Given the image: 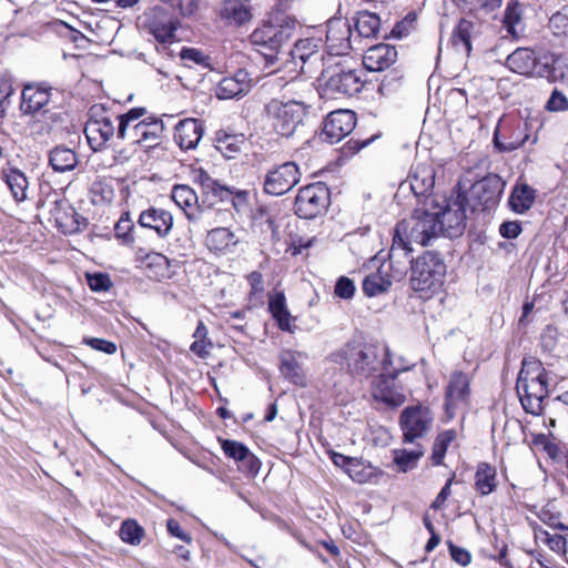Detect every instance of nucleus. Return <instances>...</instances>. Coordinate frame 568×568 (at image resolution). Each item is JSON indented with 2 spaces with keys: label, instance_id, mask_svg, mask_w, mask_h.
<instances>
[{
  "label": "nucleus",
  "instance_id": "22",
  "mask_svg": "<svg viewBox=\"0 0 568 568\" xmlns=\"http://www.w3.org/2000/svg\"><path fill=\"white\" fill-rule=\"evenodd\" d=\"M163 130L161 120L148 118L132 125L129 138L143 148H153L160 143Z\"/></svg>",
  "mask_w": 568,
  "mask_h": 568
},
{
  "label": "nucleus",
  "instance_id": "36",
  "mask_svg": "<svg viewBox=\"0 0 568 568\" xmlns=\"http://www.w3.org/2000/svg\"><path fill=\"white\" fill-rule=\"evenodd\" d=\"M480 203L491 206L497 203L501 193L500 182L496 176H489L477 182L473 187Z\"/></svg>",
  "mask_w": 568,
  "mask_h": 568
},
{
  "label": "nucleus",
  "instance_id": "15",
  "mask_svg": "<svg viewBox=\"0 0 568 568\" xmlns=\"http://www.w3.org/2000/svg\"><path fill=\"white\" fill-rule=\"evenodd\" d=\"M506 65L521 75L547 77L550 73L549 63L540 61L529 48H517L507 57Z\"/></svg>",
  "mask_w": 568,
  "mask_h": 568
},
{
  "label": "nucleus",
  "instance_id": "50",
  "mask_svg": "<svg viewBox=\"0 0 568 568\" xmlns=\"http://www.w3.org/2000/svg\"><path fill=\"white\" fill-rule=\"evenodd\" d=\"M537 537L545 542L552 551L558 554L566 552V539L558 534H550L548 531H539Z\"/></svg>",
  "mask_w": 568,
  "mask_h": 568
},
{
  "label": "nucleus",
  "instance_id": "64",
  "mask_svg": "<svg viewBox=\"0 0 568 568\" xmlns=\"http://www.w3.org/2000/svg\"><path fill=\"white\" fill-rule=\"evenodd\" d=\"M247 281L251 285L252 293H262L264 291L263 276L258 272H252L247 276Z\"/></svg>",
  "mask_w": 568,
  "mask_h": 568
},
{
  "label": "nucleus",
  "instance_id": "4",
  "mask_svg": "<svg viewBox=\"0 0 568 568\" xmlns=\"http://www.w3.org/2000/svg\"><path fill=\"white\" fill-rule=\"evenodd\" d=\"M294 31V21L276 17L258 26L248 39L252 45L265 54L266 62L273 64L281 48L292 39Z\"/></svg>",
  "mask_w": 568,
  "mask_h": 568
},
{
  "label": "nucleus",
  "instance_id": "6",
  "mask_svg": "<svg viewBox=\"0 0 568 568\" xmlns=\"http://www.w3.org/2000/svg\"><path fill=\"white\" fill-rule=\"evenodd\" d=\"M318 80L323 94L331 99L352 97L363 88L357 71L347 69L338 62L328 63L320 73Z\"/></svg>",
  "mask_w": 568,
  "mask_h": 568
},
{
  "label": "nucleus",
  "instance_id": "57",
  "mask_svg": "<svg viewBox=\"0 0 568 568\" xmlns=\"http://www.w3.org/2000/svg\"><path fill=\"white\" fill-rule=\"evenodd\" d=\"M171 9H178L182 16H191L197 9L196 0H171Z\"/></svg>",
  "mask_w": 568,
  "mask_h": 568
},
{
  "label": "nucleus",
  "instance_id": "59",
  "mask_svg": "<svg viewBox=\"0 0 568 568\" xmlns=\"http://www.w3.org/2000/svg\"><path fill=\"white\" fill-rule=\"evenodd\" d=\"M166 528H168V531H169L172 536H174V537H176V538H179V539H181V540H183V541H185V542H187V544H191V542H192V537H191V535H190V534H187V532H185V531L181 528L180 524H179L176 520H174V519H169V520H168V523H166Z\"/></svg>",
  "mask_w": 568,
  "mask_h": 568
},
{
  "label": "nucleus",
  "instance_id": "47",
  "mask_svg": "<svg viewBox=\"0 0 568 568\" xmlns=\"http://www.w3.org/2000/svg\"><path fill=\"white\" fill-rule=\"evenodd\" d=\"M456 434L454 430L440 433L434 443L432 459L435 465H440L445 457L448 446L454 442Z\"/></svg>",
  "mask_w": 568,
  "mask_h": 568
},
{
  "label": "nucleus",
  "instance_id": "48",
  "mask_svg": "<svg viewBox=\"0 0 568 568\" xmlns=\"http://www.w3.org/2000/svg\"><path fill=\"white\" fill-rule=\"evenodd\" d=\"M222 449L227 457L233 458L237 462H244L248 459V462L252 463L254 459V456L251 455L248 448L236 440H223Z\"/></svg>",
  "mask_w": 568,
  "mask_h": 568
},
{
  "label": "nucleus",
  "instance_id": "34",
  "mask_svg": "<svg viewBox=\"0 0 568 568\" xmlns=\"http://www.w3.org/2000/svg\"><path fill=\"white\" fill-rule=\"evenodd\" d=\"M78 162L77 153L65 145H58L49 152V164L55 172L64 173L72 171L78 165Z\"/></svg>",
  "mask_w": 568,
  "mask_h": 568
},
{
  "label": "nucleus",
  "instance_id": "1",
  "mask_svg": "<svg viewBox=\"0 0 568 568\" xmlns=\"http://www.w3.org/2000/svg\"><path fill=\"white\" fill-rule=\"evenodd\" d=\"M335 361L346 365L348 372L358 377H369L379 373L374 385V397L390 406H399L405 396L393 388V382L406 367H395L389 349L383 345L367 343H348L336 355Z\"/></svg>",
  "mask_w": 568,
  "mask_h": 568
},
{
  "label": "nucleus",
  "instance_id": "46",
  "mask_svg": "<svg viewBox=\"0 0 568 568\" xmlns=\"http://www.w3.org/2000/svg\"><path fill=\"white\" fill-rule=\"evenodd\" d=\"M423 455L424 450L419 447V445H417V448L413 450H396L394 462L402 471L406 473L417 465L418 459Z\"/></svg>",
  "mask_w": 568,
  "mask_h": 568
},
{
  "label": "nucleus",
  "instance_id": "27",
  "mask_svg": "<svg viewBox=\"0 0 568 568\" xmlns=\"http://www.w3.org/2000/svg\"><path fill=\"white\" fill-rule=\"evenodd\" d=\"M138 223L155 231L159 237H166L173 227V216L163 209L150 207L141 212Z\"/></svg>",
  "mask_w": 568,
  "mask_h": 568
},
{
  "label": "nucleus",
  "instance_id": "30",
  "mask_svg": "<svg viewBox=\"0 0 568 568\" xmlns=\"http://www.w3.org/2000/svg\"><path fill=\"white\" fill-rule=\"evenodd\" d=\"M174 203L183 210L190 221L199 217V197L195 191L186 184H176L171 191Z\"/></svg>",
  "mask_w": 568,
  "mask_h": 568
},
{
  "label": "nucleus",
  "instance_id": "45",
  "mask_svg": "<svg viewBox=\"0 0 568 568\" xmlns=\"http://www.w3.org/2000/svg\"><path fill=\"white\" fill-rule=\"evenodd\" d=\"M133 229V221L130 219L129 213H124L114 225V237L122 245H131L134 242Z\"/></svg>",
  "mask_w": 568,
  "mask_h": 568
},
{
  "label": "nucleus",
  "instance_id": "42",
  "mask_svg": "<svg viewBox=\"0 0 568 568\" xmlns=\"http://www.w3.org/2000/svg\"><path fill=\"white\" fill-rule=\"evenodd\" d=\"M381 27L379 18L371 12H361L356 19L355 28L359 37L372 38L375 37Z\"/></svg>",
  "mask_w": 568,
  "mask_h": 568
},
{
  "label": "nucleus",
  "instance_id": "13",
  "mask_svg": "<svg viewBox=\"0 0 568 568\" xmlns=\"http://www.w3.org/2000/svg\"><path fill=\"white\" fill-rule=\"evenodd\" d=\"M84 134L93 151L89 162L94 165L99 161V153L103 152L106 144V108L104 104H94L90 108Z\"/></svg>",
  "mask_w": 568,
  "mask_h": 568
},
{
  "label": "nucleus",
  "instance_id": "40",
  "mask_svg": "<svg viewBox=\"0 0 568 568\" xmlns=\"http://www.w3.org/2000/svg\"><path fill=\"white\" fill-rule=\"evenodd\" d=\"M535 201V191L528 185H520L514 189L509 204L516 213H524L531 207Z\"/></svg>",
  "mask_w": 568,
  "mask_h": 568
},
{
  "label": "nucleus",
  "instance_id": "18",
  "mask_svg": "<svg viewBox=\"0 0 568 568\" xmlns=\"http://www.w3.org/2000/svg\"><path fill=\"white\" fill-rule=\"evenodd\" d=\"M52 88L45 82L28 83L21 92L20 111L24 115H44L50 102Z\"/></svg>",
  "mask_w": 568,
  "mask_h": 568
},
{
  "label": "nucleus",
  "instance_id": "33",
  "mask_svg": "<svg viewBox=\"0 0 568 568\" xmlns=\"http://www.w3.org/2000/svg\"><path fill=\"white\" fill-rule=\"evenodd\" d=\"M268 310L282 331L293 332L292 322H294V318L287 308L286 298L283 292H276L270 296Z\"/></svg>",
  "mask_w": 568,
  "mask_h": 568
},
{
  "label": "nucleus",
  "instance_id": "17",
  "mask_svg": "<svg viewBox=\"0 0 568 568\" xmlns=\"http://www.w3.org/2000/svg\"><path fill=\"white\" fill-rule=\"evenodd\" d=\"M470 397V378L467 374L455 371L449 375L445 392V408L452 418L456 410L467 406Z\"/></svg>",
  "mask_w": 568,
  "mask_h": 568
},
{
  "label": "nucleus",
  "instance_id": "39",
  "mask_svg": "<svg viewBox=\"0 0 568 568\" xmlns=\"http://www.w3.org/2000/svg\"><path fill=\"white\" fill-rule=\"evenodd\" d=\"M496 485V469L487 463H480L475 474L476 489L486 496L495 490Z\"/></svg>",
  "mask_w": 568,
  "mask_h": 568
},
{
  "label": "nucleus",
  "instance_id": "63",
  "mask_svg": "<svg viewBox=\"0 0 568 568\" xmlns=\"http://www.w3.org/2000/svg\"><path fill=\"white\" fill-rule=\"evenodd\" d=\"M211 343H206L205 339H196L191 345V351L201 358H205L210 354Z\"/></svg>",
  "mask_w": 568,
  "mask_h": 568
},
{
  "label": "nucleus",
  "instance_id": "26",
  "mask_svg": "<svg viewBox=\"0 0 568 568\" xmlns=\"http://www.w3.org/2000/svg\"><path fill=\"white\" fill-rule=\"evenodd\" d=\"M405 183L416 197L427 196L435 186V170L430 164L418 163L412 168Z\"/></svg>",
  "mask_w": 568,
  "mask_h": 568
},
{
  "label": "nucleus",
  "instance_id": "41",
  "mask_svg": "<svg viewBox=\"0 0 568 568\" xmlns=\"http://www.w3.org/2000/svg\"><path fill=\"white\" fill-rule=\"evenodd\" d=\"M243 135L223 134L216 139V150L226 159H234L242 150Z\"/></svg>",
  "mask_w": 568,
  "mask_h": 568
},
{
  "label": "nucleus",
  "instance_id": "10",
  "mask_svg": "<svg viewBox=\"0 0 568 568\" xmlns=\"http://www.w3.org/2000/svg\"><path fill=\"white\" fill-rule=\"evenodd\" d=\"M195 181L200 184L202 193L211 197L213 202H231L237 213L247 209L248 191L223 185L203 170L196 173Z\"/></svg>",
  "mask_w": 568,
  "mask_h": 568
},
{
  "label": "nucleus",
  "instance_id": "11",
  "mask_svg": "<svg viewBox=\"0 0 568 568\" xmlns=\"http://www.w3.org/2000/svg\"><path fill=\"white\" fill-rule=\"evenodd\" d=\"M329 204V190L322 183H313L300 189L294 203L296 215L311 220L322 214Z\"/></svg>",
  "mask_w": 568,
  "mask_h": 568
},
{
  "label": "nucleus",
  "instance_id": "19",
  "mask_svg": "<svg viewBox=\"0 0 568 568\" xmlns=\"http://www.w3.org/2000/svg\"><path fill=\"white\" fill-rule=\"evenodd\" d=\"M356 125V114L351 110H336L325 119L322 134L331 143H337L347 136Z\"/></svg>",
  "mask_w": 568,
  "mask_h": 568
},
{
  "label": "nucleus",
  "instance_id": "31",
  "mask_svg": "<svg viewBox=\"0 0 568 568\" xmlns=\"http://www.w3.org/2000/svg\"><path fill=\"white\" fill-rule=\"evenodd\" d=\"M478 32L477 23L462 19L452 34V44L456 52L468 55L471 51V40Z\"/></svg>",
  "mask_w": 568,
  "mask_h": 568
},
{
  "label": "nucleus",
  "instance_id": "53",
  "mask_svg": "<svg viewBox=\"0 0 568 568\" xmlns=\"http://www.w3.org/2000/svg\"><path fill=\"white\" fill-rule=\"evenodd\" d=\"M546 109L550 112L568 110V99L559 90L555 89L547 101Z\"/></svg>",
  "mask_w": 568,
  "mask_h": 568
},
{
  "label": "nucleus",
  "instance_id": "62",
  "mask_svg": "<svg viewBox=\"0 0 568 568\" xmlns=\"http://www.w3.org/2000/svg\"><path fill=\"white\" fill-rule=\"evenodd\" d=\"M453 479H454V478L452 477V478H449V479L446 481L445 486L442 488V490L439 491V494L437 495V497H436V498H435V500L433 501V504H432V508H434V509H440V508L444 506V504H445L446 499H447V498L450 496V494H452L450 487H452V484H453Z\"/></svg>",
  "mask_w": 568,
  "mask_h": 568
},
{
  "label": "nucleus",
  "instance_id": "52",
  "mask_svg": "<svg viewBox=\"0 0 568 568\" xmlns=\"http://www.w3.org/2000/svg\"><path fill=\"white\" fill-rule=\"evenodd\" d=\"M349 463L351 466L347 467L346 473L354 481L366 483L372 477V470L366 469V467L357 459L355 462Z\"/></svg>",
  "mask_w": 568,
  "mask_h": 568
},
{
  "label": "nucleus",
  "instance_id": "28",
  "mask_svg": "<svg viewBox=\"0 0 568 568\" xmlns=\"http://www.w3.org/2000/svg\"><path fill=\"white\" fill-rule=\"evenodd\" d=\"M203 124L197 119H184L175 125L174 140L183 150L194 149L203 136Z\"/></svg>",
  "mask_w": 568,
  "mask_h": 568
},
{
  "label": "nucleus",
  "instance_id": "35",
  "mask_svg": "<svg viewBox=\"0 0 568 568\" xmlns=\"http://www.w3.org/2000/svg\"><path fill=\"white\" fill-rule=\"evenodd\" d=\"M237 242L235 234L227 227L213 229L205 237L206 247L215 253H225Z\"/></svg>",
  "mask_w": 568,
  "mask_h": 568
},
{
  "label": "nucleus",
  "instance_id": "32",
  "mask_svg": "<svg viewBox=\"0 0 568 568\" xmlns=\"http://www.w3.org/2000/svg\"><path fill=\"white\" fill-rule=\"evenodd\" d=\"M300 356L301 354L292 351H284L281 354L280 369L282 375L291 383L298 386H305L306 377L298 362Z\"/></svg>",
  "mask_w": 568,
  "mask_h": 568
},
{
  "label": "nucleus",
  "instance_id": "49",
  "mask_svg": "<svg viewBox=\"0 0 568 568\" xmlns=\"http://www.w3.org/2000/svg\"><path fill=\"white\" fill-rule=\"evenodd\" d=\"M145 114L144 108H133L124 114H121L119 119L118 126V138L125 139L126 131L129 128L132 129L133 122L138 121Z\"/></svg>",
  "mask_w": 568,
  "mask_h": 568
},
{
  "label": "nucleus",
  "instance_id": "23",
  "mask_svg": "<svg viewBox=\"0 0 568 568\" xmlns=\"http://www.w3.org/2000/svg\"><path fill=\"white\" fill-rule=\"evenodd\" d=\"M50 215L55 226L64 234H74L81 230L80 215L67 201H54Z\"/></svg>",
  "mask_w": 568,
  "mask_h": 568
},
{
  "label": "nucleus",
  "instance_id": "44",
  "mask_svg": "<svg viewBox=\"0 0 568 568\" xmlns=\"http://www.w3.org/2000/svg\"><path fill=\"white\" fill-rule=\"evenodd\" d=\"M144 529L134 520H125L122 523L121 528L119 530V536L122 541L138 546L141 544L144 537Z\"/></svg>",
  "mask_w": 568,
  "mask_h": 568
},
{
  "label": "nucleus",
  "instance_id": "12",
  "mask_svg": "<svg viewBox=\"0 0 568 568\" xmlns=\"http://www.w3.org/2000/svg\"><path fill=\"white\" fill-rule=\"evenodd\" d=\"M429 207L432 213H436L440 234L447 237H456L463 233L466 213L460 202L443 200V204H440L432 200Z\"/></svg>",
  "mask_w": 568,
  "mask_h": 568
},
{
  "label": "nucleus",
  "instance_id": "3",
  "mask_svg": "<svg viewBox=\"0 0 568 568\" xmlns=\"http://www.w3.org/2000/svg\"><path fill=\"white\" fill-rule=\"evenodd\" d=\"M440 235V226L436 213L430 207L415 210L408 217L399 221L394 230L395 243L412 246L418 244L426 246Z\"/></svg>",
  "mask_w": 568,
  "mask_h": 568
},
{
  "label": "nucleus",
  "instance_id": "54",
  "mask_svg": "<svg viewBox=\"0 0 568 568\" xmlns=\"http://www.w3.org/2000/svg\"><path fill=\"white\" fill-rule=\"evenodd\" d=\"M559 333L557 328L547 326L540 337V345L546 352H552L557 345Z\"/></svg>",
  "mask_w": 568,
  "mask_h": 568
},
{
  "label": "nucleus",
  "instance_id": "24",
  "mask_svg": "<svg viewBox=\"0 0 568 568\" xmlns=\"http://www.w3.org/2000/svg\"><path fill=\"white\" fill-rule=\"evenodd\" d=\"M397 60L395 47L386 43H379L368 48L363 57V64L368 71L379 72Z\"/></svg>",
  "mask_w": 568,
  "mask_h": 568
},
{
  "label": "nucleus",
  "instance_id": "16",
  "mask_svg": "<svg viewBox=\"0 0 568 568\" xmlns=\"http://www.w3.org/2000/svg\"><path fill=\"white\" fill-rule=\"evenodd\" d=\"M301 179L298 166L294 162H285L270 170L264 180V190L272 195H283L292 190Z\"/></svg>",
  "mask_w": 568,
  "mask_h": 568
},
{
  "label": "nucleus",
  "instance_id": "43",
  "mask_svg": "<svg viewBox=\"0 0 568 568\" xmlns=\"http://www.w3.org/2000/svg\"><path fill=\"white\" fill-rule=\"evenodd\" d=\"M521 8L517 2L509 3L505 10L503 24L507 32L514 38H518L519 33L523 31L518 29L521 23Z\"/></svg>",
  "mask_w": 568,
  "mask_h": 568
},
{
  "label": "nucleus",
  "instance_id": "37",
  "mask_svg": "<svg viewBox=\"0 0 568 568\" xmlns=\"http://www.w3.org/2000/svg\"><path fill=\"white\" fill-rule=\"evenodd\" d=\"M2 179L17 202H22L27 199L29 182L22 171L17 169L3 170Z\"/></svg>",
  "mask_w": 568,
  "mask_h": 568
},
{
  "label": "nucleus",
  "instance_id": "51",
  "mask_svg": "<svg viewBox=\"0 0 568 568\" xmlns=\"http://www.w3.org/2000/svg\"><path fill=\"white\" fill-rule=\"evenodd\" d=\"M104 175H97L90 189V199L93 205H104L106 183Z\"/></svg>",
  "mask_w": 568,
  "mask_h": 568
},
{
  "label": "nucleus",
  "instance_id": "56",
  "mask_svg": "<svg viewBox=\"0 0 568 568\" xmlns=\"http://www.w3.org/2000/svg\"><path fill=\"white\" fill-rule=\"evenodd\" d=\"M355 286L353 281L341 277L335 285V294L341 298H351L354 295Z\"/></svg>",
  "mask_w": 568,
  "mask_h": 568
},
{
  "label": "nucleus",
  "instance_id": "8",
  "mask_svg": "<svg viewBox=\"0 0 568 568\" xmlns=\"http://www.w3.org/2000/svg\"><path fill=\"white\" fill-rule=\"evenodd\" d=\"M292 71L314 77L326 67L325 53L320 39L306 38L295 42L288 52Z\"/></svg>",
  "mask_w": 568,
  "mask_h": 568
},
{
  "label": "nucleus",
  "instance_id": "60",
  "mask_svg": "<svg viewBox=\"0 0 568 568\" xmlns=\"http://www.w3.org/2000/svg\"><path fill=\"white\" fill-rule=\"evenodd\" d=\"M499 232L505 239H516L521 232V226L518 222H504L499 227Z\"/></svg>",
  "mask_w": 568,
  "mask_h": 568
},
{
  "label": "nucleus",
  "instance_id": "5",
  "mask_svg": "<svg viewBox=\"0 0 568 568\" xmlns=\"http://www.w3.org/2000/svg\"><path fill=\"white\" fill-rule=\"evenodd\" d=\"M266 121L280 135L292 136L300 125L303 124L306 115V106L296 100L282 101L272 99L264 106Z\"/></svg>",
  "mask_w": 568,
  "mask_h": 568
},
{
  "label": "nucleus",
  "instance_id": "29",
  "mask_svg": "<svg viewBox=\"0 0 568 568\" xmlns=\"http://www.w3.org/2000/svg\"><path fill=\"white\" fill-rule=\"evenodd\" d=\"M412 251V246L400 245L399 243L397 244L393 237V243L388 254V268L390 271L388 276L392 278V282L400 281L406 275L408 266H412L414 263L409 257Z\"/></svg>",
  "mask_w": 568,
  "mask_h": 568
},
{
  "label": "nucleus",
  "instance_id": "2",
  "mask_svg": "<svg viewBox=\"0 0 568 568\" xmlns=\"http://www.w3.org/2000/svg\"><path fill=\"white\" fill-rule=\"evenodd\" d=\"M516 389L524 409L532 415L542 412V400L548 395V373L535 357H525L518 374Z\"/></svg>",
  "mask_w": 568,
  "mask_h": 568
},
{
  "label": "nucleus",
  "instance_id": "21",
  "mask_svg": "<svg viewBox=\"0 0 568 568\" xmlns=\"http://www.w3.org/2000/svg\"><path fill=\"white\" fill-rule=\"evenodd\" d=\"M326 43L333 55H343L352 49V29L347 20L339 18L328 21Z\"/></svg>",
  "mask_w": 568,
  "mask_h": 568
},
{
  "label": "nucleus",
  "instance_id": "55",
  "mask_svg": "<svg viewBox=\"0 0 568 568\" xmlns=\"http://www.w3.org/2000/svg\"><path fill=\"white\" fill-rule=\"evenodd\" d=\"M180 58L184 62H193L199 65H205L207 57L204 55L200 50L194 48H184L180 53Z\"/></svg>",
  "mask_w": 568,
  "mask_h": 568
},
{
  "label": "nucleus",
  "instance_id": "25",
  "mask_svg": "<svg viewBox=\"0 0 568 568\" xmlns=\"http://www.w3.org/2000/svg\"><path fill=\"white\" fill-rule=\"evenodd\" d=\"M251 79L245 70H239L232 77L223 78L215 88V95L220 100L234 99L246 94L251 90Z\"/></svg>",
  "mask_w": 568,
  "mask_h": 568
},
{
  "label": "nucleus",
  "instance_id": "38",
  "mask_svg": "<svg viewBox=\"0 0 568 568\" xmlns=\"http://www.w3.org/2000/svg\"><path fill=\"white\" fill-rule=\"evenodd\" d=\"M392 278L388 273L382 268L368 274L363 280V292L366 296L373 297L383 294L389 290Z\"/></svg>",
  "mask_w": 568,
  "mask_h": 568
},
{
  "label": "nucleus",
  "instance_id": "9",
  "mask_svg": "<svg viewBox=\"0 0 568 568\" xmlns=\"http://www.w3.org/2000/svg\"><path fill=\"white\" fill-rule=\"evenodd\" d=\"M136 26L142 33L152 36L161 43L175 40L179 21L168 7H153L138 18Z\"/></svg>",
  "mask_w": 568,
  "mask_h": 568
},
{
  "label": "nucleus",
  "instance_id": "58",
  "mask_svg": "<svg viewBox=\"0 0 568 568\" xmlns=\"http://www.w3.org/2000/svg\"><path fill=\"white\" fill-rule=\"evenodd\" d=\"M449 552L452 558L462 566H467L471 561V555L468 550L449 544Z\"/></svg>",
  "mask_w": 568,
  "mask_h": 568
},
{
  "label": "nucleus",
  "instance_id": "14",
  "mask_svg": "<svg viewBox=\"0 0 568 568\" xmlns=\"http://www.w3.org/2000/svg\"><path fill=\"white\" fill-rule=\"evenodd\" d=\"M433 416L427 407L417 405L406 407L399 418L404 443H415L430 429Z\"/></svg>",
  "mask_w": 568,
  "mask_h": 568
},
{
  "label": "nucleus",
  "instance_id": "7",
  "mask_svg": "<svg viewBox=\"0 0 568 568\" xmlns=\"http://www.w3.org/2000/svg\"><path fill=\"white\" fill-rule=\"evenodd\" d=\"M446 275V264L437 253L425 252L412 264L410 286L416 292L437 291Z\"/></svg>",
  "mask_w": 568,
  "mask_h": 568
},
{
  "label": "nucleus",
  "instance_id": "20",
  "mask_svg": "<svg viewBox=\"0 0 568 568\" xmlns=\"http://www.w3.org/2000/svg\"><path fill=\"white\" fill-rule=\"evenodd\" d=\"M217 14L227 27H243L253 19L251 1L222 0Z\"/></svg>",
  "mask_w": 568,
  "mask_h": 568
},
{
  "label": "nucleus",
  "instance_id": "61",
  "mask_svg": "<svg viewBox=\"0 0 568 568\" xmlns=\"http://www.w3.org/2000/svg\"><path fill=\"white\" fill-rule=\"evenodd\" d=\"M88 285L92 291H106V275L99 274H89L87 276Z\"/></svg>",
  "mask_w": 568,
  "mask_h": 568
}]
</instances>
